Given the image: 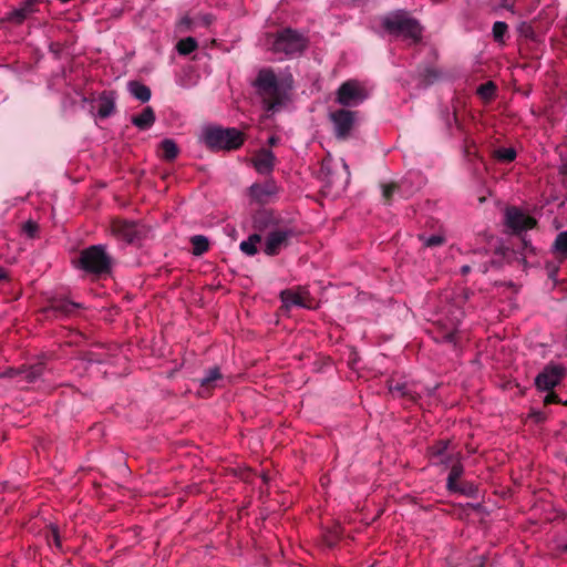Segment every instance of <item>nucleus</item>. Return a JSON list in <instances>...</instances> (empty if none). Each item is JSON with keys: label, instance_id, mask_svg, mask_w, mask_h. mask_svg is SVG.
<instances>
[{"label": "nucleus", "instance_id": "3c124183", "mask_svg": "<svg viewBox=\"0 0 567 567\" xmlns=\"http://www.w3.org/2000/svg\"><path fill=\"white\" fill-rule=\"evenodd\" d=\"M107 105H109V115H110L112 113L113 107H114V102L112 101V99L110 96H109Z\"/></svg>", "mask_w": 567, "mask_h": 567}, {"label": "nucleus", "instance_id": "6ab92c4d", "mask_svg": "<svg viewBox=\"0 0 567 567\" xmlns=\"http://www.w3.org/2000/svg\"><path fill=\"white\" fill-rule=\"evenodd\" d=\"M447 468H450V473L446 478V489H450L456 486V483L461 481V477L464 474L462 454L456 456L455 460L450 463V466Z\"/></svg>", "mask_w": 567, "mask_h": 567}, {"label": "nucleus", "instance_id": "9d476101", "mask_svg": "<svg viewBox=\"0 0 567 567\" xmlns=\"http://www.w3.org/2000/svg\"><path fill=\"white\" fill-rule=\"evenodd\" d=\"M450 440H439L427 447V456L433 465H442L444 468L455 460L461 452H450Z\"/></svg>", "mask_w": 567, "mask_h": 567}, {"label": "nucleus", "instance_id": "f257e3e1", "mask_svg": "<svg viewBox=\"0 0 567 567\" xmlns=\"http://www.w3.org/2000/svg\"><path fill=\"white\" fill-rule=\"evenodd\" d=\"M254 224L259 231L268 230L264 247V252L267 256H277L293 237V230L290 227L278 225L270 212H261L256 215Z\"/></svg>", "mask_w": 567, "mask_h": 567}, {"label": "nucleus", "instance_id": "ea45409f", "mask_svg": "<svg viewBox=\"0 0 567 567\" xmlns=\"http://www.w3.org/2000/svg\"><path fill=\"white\" fill-rule=\"evenodd\" d=\"M106 117V104L101 103L97 111V120H104Z\"/></svg>", "mask_w": 567, "mask_h": 567}, {"label": "nucleus", "instance_id": "412c9836", "mask_svg": "<svg viewBox=\"0 0 567 567\" xmlns=\"http://www.w3.org/2000/svg\"><path fill=\"white\" fill-rule=\"evenodd\" d=\"M440 72L433 66H420L417 69V76L423 86H430L440 79Z\"/></svg>", "mask_w": 567, "mask_h": 567}, {"label": "nucleus", "instance_id": "473e14b6", "mask_svg": "<svg viewBox=\"0 0 567 567\" xmlns=\"http://www.w3.org/2000/svg\"><path fill=\"white\" fill-rule=\"evenodd\" d=\"M39 230H40L39 224L34 220H28L22 225V233L28 238H31V239L37 238L39 236Z\"/></svg>", "mask_w": 567, "mask_h": 567}, {"label": "nucleus", "instance_id": "c9c22d12", "mask_svg": "<svg viewBox=\"0 0 567 567\" xmlns=\"http://www.w3.org/2000/svg\"><path fill=\"white\" fill-rule=\"evenodd\" d=\"M517 31L520 37H524L526 39L535 40L536 34L534 31V27L529 22H520L517 27Z\"/></svg>", "mask_w": 567, "mask_h": 567}, {"label": "nucleus", "instance_id": "4be33fe9", "mask_svg": "<svg viewBox=\"0 0 567 567\" xmlns=\"http://www.w3.org/2000/svg\"><path fill=\"white\" fill-rule=\"evenodd\" d=\"M158 147L161 151L162 158L167 162L174 161L179 154V148H178L177 144L175 143V141H173L172 138L163 140L159 143Z\"/></svg>", "mask_w": 567, "mask_h": 567}, {"label": "nucleus", "instance_id": "864d4df0", "mask_svg": "<svg viewBox=\"0 0 567 567\" xmlns=\"http://www.w3.org/2000/svg\"><path fill=\"white\" fill-rule=\"evenodd\" d=\"M118 471H120L121 473L125 474V473H127V472H128V467H127V466H125V465H120V466H118Z\"/></svg>", "mask_w": 567, "mask_h": 567}, {"label": "nucleus", "instance_id": "b1692460", "mask_svg": "<svg viewBox=\"0 0 567 567\" xmlns=\"http://www.w3.org/2000/svg\"><path fill=\"white\" fill-rule=\"evenodd\" d=\"M450 493H457L467 497H476L478 493L477 486L468 481H460L454 488L447 489Z\"/></svg>", "mask_w": 567, "mask_h": 567}, {"label": "nucleus", "instance_id": "6e6552de", "mask_svg": "<svg viewBox=\"0 0 567 567\" xmlns=\"http://www.w3.org/2000/svg\"><path fill=\"white\" fill-rule=\"evenodd\" d=\"M566 374L567 370L564 365L549 362L537 374L535 379V385L539 391H550L560 384Z\"/></svg>", "mask_w": 567, "mask_h": 567}, {"label": "nucleus", "instance_id": "37998d69", "mask_svg": "<svg viewBox=\"0 0 567 567\" xmlns=\"http://www.w3.org/2000/svg\"><path fill=\"white\" fill-rule=\"evenodd\" d=\"M17 373H18V372H17L16 370H13V369H9V370H7L6 372H3V374H2V375H3V377H8V378H12V377H14Z\"/></svg>", "mask_w": 567, "mask_h": 567}, {"label": "nucleus", "instance_id": "f03ea898", "mask_svg": "<svg viewBox=\"0 0 567 567\" xmlns=\"http://www.w3.org/2000/svg\"><path fill=\"white\" fill-rule=\"evenodd\" d=\"M252 84L267 111L276 112L284 104L285 96L272 69L264 68L259 70Z\"/></svg>", "mask_w": 567, "mask_h": 567}, {"label": "nucleus", "instance_id": "79ce46f5", "mask_svg": "<svg viewBox=\"0 0 567 567\" xmlns=\"http://www.w3.org/2000/svg\"><path fill=\"white\" fill-rule=\"evenodd\" d=\"M501 6L505 9H512L513 8V2L512 0H502L501 2Z\"/></svg>", "mask_w": 567, "mask_h": 567}, {"label": "nucleus", "instance_id": "8fccbe9b", "mask_svg": "<svg viewBox=\"0 0 567 567\" xmlns=\"http://www.w3.org/2000/svg\"><path fill=\"white\" fill-rule=\"evenodd\" d=\"M8 274L3 268H0V280L7 279Z\"/></svg>", "mask_w": 567, "mask_h": 567}, {"label": "nucleus", "instance_id": "c85d7f7f", "mask_svg": "<svg viewBox=\"0 0 567 567\" xmlns=\"http://www.w3.org/2000/svg\"><path fill=\"white\" fill-rule=\"evenodd\" d=\"M553 248L558 256L567 258V230L560 231L556 236Z\"/></svg>", "mask_w": 567, "mask_h": 567}, {"label": "nucleus", "instance_id": "2eb2a0df", "mask_svg": "<svg viewBox=\"0 0 567 567\" xmlns=\"http://www.w3.org/2000/svg\"><path fill=\"white\" fill-rule=\"evenodd\" d=\"M398 195L408 199L413 196L422 186V178L416 174H409L400 182H396Z\"/></svg>", "mask_w": 567, "mask_h": 567}, {"label": "nucleus", "instance_id": "ddd939ff", "mask_svg": "<svg viewBox=\"0 0 567 567\" xmlns=\"http://www.w3.org/2000/svg\"><path fill=\"white\" fill-rule=\"evenodd\" d=\"M223 380V374L218 367L209 368L205 371V375L197 380L199 383L198 395L202 398H209L213 394L214 389L217 386V382Z\"/></svg>", "mask_w": 567, "mask_h": 567}, {"label": "nucleus", "instance_id": "c756f323", "mask_svg": "<svg viewBox=\"0 0 567 567\" xmlns=\"http://www.w3.org/2000/svg\"><path fill=\"white\" fill-rule=\"evenodd\" d=\"M508 32V25L504 21H496L493 24L492 33L494 41L501 44L505 43V35Z\"/></svg>", "mask_w": 567, "mask_h": 567}, {"label": "nucleus", "instance_id": "5701e85b", "mask_svg": "<svg viewBox=\"0 0 567 567\" xmlns=\"http://www.w3.org/2000/svg\"><path fill=\"white\" fill-rule=\"evenodd\" d=\"M128 90L136 100L143 103L148 102L152 95L151 89L147 85L137 81L130 82Z\"/></svg>", "mask_w": 567, "mask_h": 567}, {"label": "nucleus", "instance_id": "bb28decb", "mask_svg": "<svg viewBox=\"0 0 567 567\" xmlns=\"http://www.w3.org/2000/svg\"><path fill=\"white\" fill-rule=\"evenodd\" d=\"M516 156L517 153L513 147H501L493 151V157L499 163H512Z\"/></svg>", "mask_w": 567, "mask_h": 567}, {"label": "nucleus", "instance_id": "dca6fc26", "mask_svg": "<svg viewBox=\"0 0 567 567\" xmlns=\"http://www.w3.org/2000/svg\"><path fill=\"white\" fill-rule=\"evenodd\" d=\"M389 392L393 398H400L409 403H415L417 401V394L411 390L405 382H395L393 380L388 381Z\"/></svg>", "mask_w": 567, "mask_h": 567}, {"label": "nucleus", "instance_id": "a211bd4d", "mask_svg": "<svg viewBox=\"0 0 567 567\" xmlns=\"http://www.w3.org/2000/svg\"><path fill=\"white\" fill-rule=\"evenodd\" d=\"M155 112L153 107L146 106L141 113L132 115L131 122L141 131L148 130L155 122Z\"/></svg>", "mask_w": 567, "mask_h": 567}, {"label": "nucleus", "instance_id": "f704fd0d", "mask_svg": "<svg viewBox=\"0 0 567 567\" xmlns=\"http://www.w3.org/2000/svg\"><path fill=\"white\" fill-rule=\"evenodd\" d=\"M50 534L47 536L49 545L53 544L58 549H62V540L56 525H50Z\"/></svg>", "mask_w": 567, "mask_h": 567}, {"label": "nucleus", "instance_id": "393cba45", "mask_svg": "<svg viewBox=\"0 0 567 567\" xmlns=\"http://www.w3.org/2000/svg\"><path fill=\"white\" fill-rule=\"evenodd\" d=\"M260 241L261 235L252 234L248 237L247 240L240 243L239 248L244 254L248 256H254L258 251L257 244H259Z\"/></svg>", "mask_w": 567, "mask_h": 567}, {"label": "nucleus", "instance_id": "7ed1b4c3", "mask_svg": "<svg viewBox=\"0 0 567 567\" xmlns=\"http://www.w3.org/2000/svg\"><path fill=\"white\" fill-rule=\"evenodd\" d=\"M381 24L382 28L392 35L410 39L414 43H417L422 39V27L420 22L403 10L389 13L382 19Z\"/></svg>", "mask_w": 567, "mask_h": 567}, {"label": "nucleus", "instance_id": "aec40b11", "mask_svg": "<svg viewBox=\"0 0 567 567\" xmlns=\"http://www.w3.org/2000/svg\"><path fill=\"white\" fill-rule=\"evenodd\" d=\"M280 299L282 301V308L288 310L291 306L305 307L306 303L305 296L300 292L293 291L292 289H285L280 292Z\"/></svg>", "mask_w": 567, "mask_h": 567}, {"label": "nucleus", "instance_id": "58836bf2", "mask_svg": "<svg viewBox=\"0 0 567 567\" xmlns=\"http://www.w3.org/2000/svg\"><path fill=\"white\" fill-rule=\"evenodd\" d=\"M27 14H28L27 9L22 8V9L13 11L11 14V19H13L18 22H22L27 18Z\"/></svg>", "mask_w": 567, "mask_h": 567}, {"label": "nucleus", "instance_id": "603ef678", "mask_svg": "<svg viewBox=\"0 0 567 567\" xmlns=\"http://www.w3.org/2000/svg\"><path fill=\"white\" fill-rule=\"evenodd\" d=\"M113 311H114V313H117L118 309L116 307H109V309H107L109 317L113 315Z\"/></svg>", "mask_w": 567, "mask_h": 567}, {"label": "nucleus", "instance_id": "de8ad7c7", "mask_svg": "<svg viewBox=\"0 0 567 567\" xmlns=\"http://www.w3.org/2000/svg\"><path fill=\"white\" fill-rule=\"evenodd\" d=\"M560 173L565 176H567V159L563 163L560 167Z\"/></svg>", "mask_w": 567, "mask_h": 567}, {"label": "nucleus", "instance_id": "f8f14e48", "mask_svg": "<svg viewBox=\"0 0 567 567\" xmlns=\"http://www.w3.org/2000/svg\"><path fill=\"white\" fill-rule=\"evenodd\" d=\"M355 112L340 109L330 114V118L334 125L336 136L344 140L350 134L354 124Z\"/></svg>", "mask_w": 567, "mask_h": 567}, {"label": "nucleus", "instance_id": "39448f33", "mask_svg": "<svg viewBox=\"0 0 567 567\" xmlns=\"http://www.w3.org/2000/svg\"><path fill=\"white\" fill-rule=\"evenodd\" d=\"M204 142L212 151H235L245 142V134L235 127H208L204 132Z\"/></svg>", "mask_w": 567, "mask_h": 567}, {"label": "nucleus", "instance_id": "f3484780", "mask_svg": "<svg viewBox=\"0 0 567 567\" xmlns=\"http://www.w3.org/2000/svg\"><path fill=\"white\" fill-rule=\"evenodd\" d=\"M278 192V187L274 181H266L262 184H254L250 187L251 196L258 202H267L269 197Z\"/></svg>", "mask_w": 567, "mask_h": 567}, {"label": "nucleus", "instance_id": "49530a36", "mask_svg": "<svg viewBox=\"0 0 567 567\" xmlns=\"http://www.w3.org/2000/svg\"><path fill=\"white\" fill-rule=\"evenodd\" d=\"M478 271L482 274H486L488 271V266L486 262L478 265Z\"/></svg>", "mask_w": 567, "mask_h": 567}, {"label": "nucleus", "instance_id": "09e8293b", "mask_svg": "<svg viewBox=\"0 0 567 567\" xmlns=\"http://www.w3.org/2000/svg\"><path fill=\"white\" fill-rule=\"evenodd\" d=\"M470 271H471V266H468V265H465L461 268L462 275H467Z\"/></svg>", "mask_w": 567, "mask_h": 567}, {"label": "nucleus", "instance_id": "72a5a7b5", "mask_svg": "<svg viewBox=\"0 0 567 567\" xmlns=\"http://www.w3.org/2000/svg\"><path fill=\"white\" fill-rule=\"evenodd\" d=\"M419 239L423 243L425 247L432 248L442 246L445 241V238L441 235H432L430 237H425L424 235H420Z\"/></svg>", "mask_w": 567, "mask_h": 567}, {"label": "nucleus", "instance_id": "4468645a", "mask_svg": "<svg viewBox=\"0 0 567 567\" xmlns=\"http://www.w3.org/2000/svg\"><path fill=\"white\" fill-rule=\"evenodd\" d=\"M251 162L259 174L269 175L274 171L276 156L271 151L260 148L252 156Z\"/></svg>", "mask_w": 567, "mask_h": 567}, {"label": "nucleus", "instance_id": "cd10ccee", "mask_svg": "<svg viewBox=\"0 0 567 567\" xmlns=\"http://www.w3.org/2000/svg\"><path fill=\"white\" fill-rule=\"evenodd\" d=\"M197 41L192 38H185L177 42L176 49L181 55H188L197 49Z\"/></svg>", "mask_w": 567, "mask_h": 567}, {"label": "nucleus", "instance_id": "a19ab883", "mask_svg": "<svg viewBox=\"0 0 567 567\" xmlns=\"http://www.w3.org/2000/svg\"><path fill=\"white\" fill-rule=\"evenodd\" d=\"M486 556L482 555L477 557V561L472 565V567H485L486 565Z\"/></svg>", "mask_w": 567, "mask_h": 567}, {"label": "nucleus", "instance_id": "9b49d317", "mask_svg": "<svg viewBox=\"0 0 567 567\" xmlns=\"http://www.w3.org/2000/svg\"><path fill=\"white\" fill-rule=\"evenodd\" d=\"M505 224L513 233L518 234L536 226V220L532 216L524 214L516 207H509L505 213Z\"/></svg>", "mask_w": 567, "mask_h": 567}, {"label": "nucleus", "instance_id": "423d86ee", "mask_svg": "<svg viewBox=\"0 0 567 567\" xmlns=\"http://www.w3.org/2000/svg\"><path fill=\"white\" fill-rule=\"evenodd\" d=\"M73 264L86 272L100 274L106 269V254L102 246H91L82 250Z\"/></svg>", "mask_w": 567, "mask_h": 567}, {"label": "nucleus", "instance_id": "0eeeda50", "mask_svg": "<svg viewBox=\"0 0 567 567\" xmlns=\"http://www.w3.org/2000/svg\"><path fill=\"white\" fill-rule=\"evenodd\" d=\"M109 230H111L113 236H115L118 240L127 244L140 243L144 235L143 226L134 221L121 218L112 219V221L109 224Z\"/></svg>", "mask_w": 567, "mask_h": 567}, {"label": "nucleus", "instance_id": "1a4fd4ad", "mask_svg": "<svg viewBox=\"0 0 567 567\" xmlns=\"http://www.w3.org/2000/svg\"><path fill=\"white\" fill-rule=\"evenodd\" d=\"M367 99L365 91L357 81L343 82L337 91V102L343 106H357Z\"/></svg>", "mask_w": 567, "mask_h": 567}, {"label": "nucleus", "instance_id": "5fc2aeb1", "mask_svg": "<svg viewBox=\"0 0 567 567\" xmlns=\"http://www.w3.org/2000/svg\"><path fill=\"white\" fill-rule=\"evenodd\" d=\"M205 23H206V24H208V23H209V19H208V18H206V19H205Z\"/></svg>", "mask_w": 567, "mask_h": 567}, {"label": "nucleus", "instance_id": "a18cd8bd", "mask_svg": "<svg viewBox=\"0 0 567 567\" xmlns=\"http://www.w3.org/2000/svg\"><path fill=\"white\" fill-rule=\"evenodd\" d=\"M342 167H343V169L346 171V175H347V179H346V182L348 183V182H349V178H350V171H349V166H348V164H347L344 161H342Z\"/></svg>", "mask_w": 567, "mask_h": 567}, {"label": "nucleus", "instance_id": "6e6d98bb", "mask_svg": "<svg viewBox=\"0 0 567 567\" xmlns=\"http://www.w3.org/2000/svg\"><path fill=\"white\" fill-rule=\"evenodd\" d=\"M107 262H109V265L111 264V259L110 258L107 259Z\"/></svg>", "mask_w": 567, "mask_h": 567}, {"label": "nucleus", "instance_id": "7c9ffc66", "mask_svg": "<svg viewBox=\"0 0 567 567\" xmlns=\"http://www.w3.org/2000/svg\"><path fill=\"white\" fill-rule=\"evenodd\" d=\"M497 86L493 81H487L477 87V94L485 101H491L496 94Z\"/></svg>", "mask_w": 567, "mask_h": 567}, {"label": "nucleus", "instance_id": "c03bdc74", "mask_svg": "<svg viewBox=\"0 0 567 567\" xmlns=\"http://www.w3.org/2000/svg\"><path fill=\"white\" fill-rule=\"evenodd\" d=\"M279 142V138L277 136H270L269 140H268V144L270 146H276Z\"/></svg>", "mask_w": 567, "mask_h": 567}, {"label": "nucleus", "instance_id": "e433bc0d", "mask_svg": "<svg viewBox=\"0 0 567 567\" xmlns=\"http://www.w3.org/2000/svg\"><path fill=\"white\" fill-rule=\"evenodd\" d=\"M442 340L444 342L453 344L454 347H457V344H458V331L454 329V330H452L450 332L444 333L442 336Z\"/></svg>", "mask_w": 567, "mask_h": 567}, {"label": "nucleus", "instance_id": "4c0bfd02", "mask_svg": "<svg viewBox=\"0 0 567 567\" xmlns=\"http://www.w3.org/2000/svg\"><path fill=\"white\" fill-rule=\"evenodd\" d=\"M547 392L548 393L544 398V404L545 405L554 404V403H559L560 402L558 395L555 392H553V390L547 391Z\"/></svg>", "mask_w": 567, "mask_h": 567}, {"label": "nucleus", "instance_id": "2f4dec72", "mask_svg": "<svg viewBox=\"0 0 567 567\" xmlns=\"http://www.w3.org/2000/svg\"><path fill=\"white\" fill-rule=\"evenodd\" d=\"M382 199L384 204L390 205L394 194H398L396 182L381 184Z\"/></svg>", "mask_w": 567, "mask_h": 567}, {"label": "nucleus", "instance_id": "20e7f679", "mask_svg": "<svg viewBox=\"0 0 567 567\" xmlns=\"http://www.w3.org/2000/svg\"><path fill=\"white\" fill-rule=\"evenodd\" d=\"M269 49L274 53L286 56L301 54L308 47V39L297 30L285 28L268 39Z\"/></svg>", "mask_w": 567, "mask_h": 567}, {"label": "nucleus", "instance_id": "a878e982", "mask_svg": "<svg viewBox=\"0 0 567 567\" xmlns=\"http://www.w3.org/2000/svg\"><path fill=\"white\" fill-rule=\"evenodd\" d=\"M192 252L195 256H202L209 248V241L207 237L203 235H195L190 237Z\"/></svg>", "mask_w": 567, "mask_h": 567}]
</instances>
